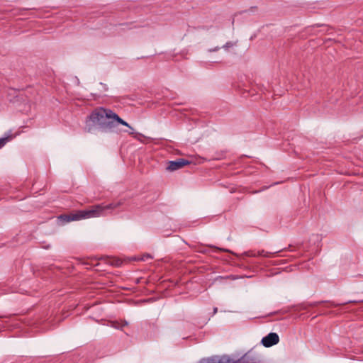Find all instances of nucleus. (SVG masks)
Returning a JSON list of instances; mask_svg holds the SVG:
<instances>
[{
	"label": "nucleus",
	"instance_id": "16",
	"mask_svg": "<svg viewBox=\"0 0 363 363\" xmlns=\"http://www.w3.org/2000/svg\"><path fill=\"white\" fill-rule=\"evenodd\" d=\"M220 47L216 46V47H215L214 48L209 49V50H208V51H209V52H216V51L219 50H220Z\"/></svg>",
	"mask_w": 363,
	"mask_h": 363
},
{
	"label": "nucleus",
	"instance_id": "1",
	"mask_svg": "<svg viewBox=\"0 0 363 363\" xmlns=\"http://www.w3.org/2000/svg\"><path fill=\"white\" fill-rule=\"evenodd\" d=\"M113 113L112 110L103 107L95 109L85 121V130L91 133L96 129L104 133L113 132L116 124L112 121Z\"/></svg>",
	"mask_w": 363,
	"mask_h": 363
},
{
	"label": "nucleus",
	"instance_id": "8",
	"mask_svg": "<svg viewBox=\"0 0 363 363\" xmlns=\"http://www.w3.org/2000/svg\"><path fill=\"white\" fill-rule=\"evenodd\" d=\"M279 252V251H277L275 252H273V254H277ZM245 254L246 255L251 256V257L262 256V257H269L270 255H272V252H267V251H264L262 250L258 251L257 254L250 253V252H245Z\"/></svg>",
	"mask_w": 363,
	"mask_h": 363
},
{
	"label": "nucleus",
	"instance_id": "18",
	"mask_svg": "<svg viewBox=\"0 0 363 363\" xmlns=\"http://www.w3.org/2000/svg\"><path fill=\"white\" fill-rule=\"evenodd\" d=\"M218 311V308L217 307H214L213 308V315H215Z\"/></svg>",
	"mask_w": 363,
	"mask_h": 363
},
{
	"label": "nucleus",
	"instance_id": "9",
	"mask_svg": "<svg viewBox=\"0 0 363 363\" xmlns=\"http://www.w3.org/2000/svg\"><path fill=\"white\" fill-rule=\"evenodd\" d=\"M322 240V236L318 234L313 235L310 238V242L314 245H318Z\"/></svg>",
	"mask_w": 363,
	"mask_h": 363
},
{
	"label": "nucleus",
	"instance_id": "4",
	"mask_svg": "<svg viewBox=\"0 0 363 363\" xmlns=\"http://www.w3.org/2000/svg\"><path fill=\"white\" fill-rule=\"evenodd\" d=\"M190 164V162L189 160H186L183 158H179L177 160H171L168 162V166L167 167V169L170 172H174L177 169H181L184 166Z\"/></svg>",
	"mask_w": 363,
	"mask_h": 363
},
{
	"label": "nucleus",
	"instance_id": "10",
	"mask_svg": "<svg viewBox=\"0 0 363 363\" xmlns=\"http://www.w3.org/2000/svg\"><path fill=\"white\" fill-rule=\"evenodd\" d=\"M11 138V136L0 138V149L2 148Z\"/></svg>",
	"mask_w": 363,
	"mask_h": 363
},
{
	"label": "nucleus",
	"instance_id": "2",
	"mask_svg": "<svg viewBox=\"0 0 363 363\" xmlns=\"http://www.w3.org/2000/svg\"><path fill=\"white\" fill-rule=\"evenodd\" d=\"M121 201L111 203L108 205L99 204L91 206L89 209L80 210L70 214H62L58 216V219L63 223L74 220H79L91 218L106 216L108 215L107 211L113 210L122 205Z\"/></svg>",
	"mask_w": 363,
	"mask_h": 363
},
{
	"label": "nucleus",
	"instance_id": "15",
	"mask_svg": "<svg viewBox=\"0 0 363 363\" xmlns=\"http://www.w3.org/2000/svg\"><path fill=\"white\" fill-rule=\"evenodd\" d=\"M199 252H201V253H203V254H206V253L208 252V250L206 247H203V248L200 249L199 250Z\"/></svg>",
	"mask_w": 363,
	"mask_h": 363
},
{
	"label": "nucleus",
	"instance_id": "5",
	"mask_svg": "<svg viewBox=\"0 0 363 363\" xmlns=\"http://www.w3.org/2000/svg\"><path fill=\"white\" fill-rule=\"evenodd\" d=\"M232 363H260V361L255 355L252 354L250 352H248L242 356L238 360H232Z\"/></svg>",
	"mask_w": 363,
	"mask_h": 363
},
{
	"label": "nucleus",
	"instance_id": "12",
	"mask_svg": "<svg viewBox=\"0 0 363 363\" xmlns=\"http://www.w3.org/2000/svg\"><path fill=\"white\" fill-rule=\"evenodd\" d=\"M235 45V43H233V42H231V41H229V42H227L225 45H223L222 46V48L225 49V50H227L228 48H233V46Z\"/></svg>",
	"mask_w": 363,
	"mask_h": 363
},
{
	"label": "nucleus",
	"instance_id": "14",
	"mask_svg": "<svg viewBox=\"0 0 363 363\" xmlns=\"http://www.w3.org/2000/svg\"><path fill=\"white\" fill-rule=\"evenodd\" d=\"M152 259V257L150 254L144 255L140 259L142 261H147L148 259Z\"/></svg>",
	"mask_w": 363,
	"mask_h": 363
},
{
	"label": "nucleus",
	"instance_id": "13",
	"mask_svg": "<svg viewBox=\"0 0 363 363\" xmlns=\"http://www.w3.org/2000/svg\"><path fill=\"white\" fill-rule=\"evenodd\" d=\"M128 322L126 320H124L123 324L121 325L120 323H115L113 324V327H114L115 328H117V329H120L122 327H124L125 325H128Z\"/></svg>",
	"mask_w": 363,
	"mask_h": 363
},
{
	"label": "nucleus",
	"instance_id": "11",
	"mask_svg": "<svg viewBox=\"0 0 363 363\" xmlns=\"http://www.w3.org/2000/svg\"><path fill=\"white\" fill-rule=\"evenodd\" d=\"M209 247L215 248L216 250H217V251L226 252H230V253L233 254V252L231 250H230L228 249H226V248H221V247H216V246H213V245H209Z\"/></svg>",
	"mask_w": 363,
	"mask_h": 363
},
{
	"label": "nucleus",
	"instance_id": "7",
	"mask_svg": "<svg viewBox=\"0 0 363 363\" xmlns=\"http://www.w3.org/2000/svg\"><path fill=\"white\" fill-rule=\"evenodd\" d=\"M112 121H114V123L121 124L124 126H126L128 128V130H126L128 134L132 135L134 133V129L133 127H131L126 121H125L123 119L120 118L118 114H116L115 112L113 113V118Z\"/></svg>",
	"mask_w": 363,
	"mask_h": 363
},
{
	"label": "nucleus",
	"instance_id": "6",
	"mask_svg": "<svg viewBox=\"0 0 363 363\" xmlns=\"http://www.w3.org/2000/svg\"><path fill=\"white\" fill-rule=\"evenodd\" d=\"M201 363H232V359L228 356L222 357H213L208 359H203L201 361Z\"/></svg>",
	"mask_w": 363,
	"mask_h": 363
},
{
	"label": "nucleus",
	"instance_id": "17",
	"mask_svg": "<svg viewBox=\"0 0 363 363\" xmlns=\"http://www.w3.org/2000/svg\"><path fill=\"white\" fill-rule=\"evenodd\" d=\"M99 84H100V86H101L103 87V89H104V91H106V90H107V86H106V84H103V83H101V82Z\"/></svg>",
	"mask_w": 363,
	"mask_h": 363
},
{
	"label": "nucleus",
	"instance_id": "3",
	"mask_svg": "<svg viewBox=\"0 0 363 363\" xmlns=\"http://www.w3.org/2000/svg\"><path fill=\"white\" fill-rule=\"evenodd\" d=\"M279 342V337L276 333H269L267 335L263 337L261 344L265 347H270L277 345Z\"/></svg>",
	"mask_w": 363,
	"mask_h": 363
},
{
	"label": "nucleus",
	"instance_id": "19",
	"mask_svg": "<svg viewBox=\"0 0 363 363\" xmlns=\"http://www.w3.org/2000/svg\"><path fill=\"white\" fill-rule=\"evenodd\" d=\"M352 302H354V301H347L345 303H342V304L343 305V304H346V303H352Z\"/></svg>",
	"mask_w": 363,
	"mask_h": 363
}]
</instances>
